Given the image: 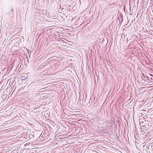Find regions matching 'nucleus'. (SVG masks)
I'll use <instances>...</instances> for the list:
<instances>
[{
    "instance_id": "obj_1",
    "label": "nucleus",
    "mask_w": 153,
    "mask_h": 153,
    "mask_svg": "<svg viewBox=\"0 0 153 153\" xmlns=\"http://www.w3.org/2000/svg\"><path fill=\"white\" fill-rule=\"evenodd\" d=\"M147 146H148V148H152V149H153V143H149V145Z\"/></svg>"
},
{
    "instance_id": "obj_2",
    "label": "nucleus",
    "mask_w": 153,
    "mask_h": 153,
    "mask_svg": "<svg viewBox=\"0 0 153 153\" xmlns=\"http://www.w3.org/2000/svg\"><path fill=\"white\" fill-rule=\"evenodd\" d=\"M144 123V122L143 121H141V120H140L139 121V124H140V125L141 126H144V125H143V123Z\"/></svg>"
},
{
    "instance_id": "obj_3",
    "label": "nucleus",
    "mask_w": 153,
    "mask_h": 153,
    "mask_svg": "<svg viewBox=\"0 0 153 153\" xmlns=\"http://www.w3.org/2000/svg\"><path fill=\"white\" fill-rule=\"evenodd\" d=\"M44 15V14L43 13H39V17H42Z\"/></svg>"
},
{
    "instance_id": "obj_4",
    "label": "nucleus",
    "mask_w": 153,
    "mask_h": 153,
    "mask_svg": "<svg viewBox=\"0 0 153 153\" xmlns=\"http://www.w3.org/2000/svg\"><path fill=\"white\" fill-rule=\"evenodd\" d=\"M82 97L81 98V95H79V100H78V102H80L81 101V100H82Z\"/></svg>"
},
{
    "instance_id": "obj_5",
    "label": "nucleus",
    "mask_w": 153,
    "mask_h": 153,
    "mask_svg": "<svg viewBox=\"0 0 153 153\" xmlns=\"http://www.w3.org/2000/svg\"><path fill=\"white\" fill-rule=\"evenodd\" d=\"M151 148H151H148V146H147V147H146V149H149Z\"/></svg>"
},
{
    "instance_id": "obj_6",
    "label": "nucleus",
    "mask_w": 153,
    "mask_h": 153,
    "mask_svg": "<svg viewBox=\"0 0 153 153\" xmlns=\"http://www.w3.org/2000/svg\"><path fill=\"white\" fill-rule=\"evenodd\" d=\"M13 11V9H11V12H12V11Z\"/></svg>"
}]
</instances>
